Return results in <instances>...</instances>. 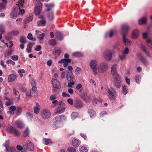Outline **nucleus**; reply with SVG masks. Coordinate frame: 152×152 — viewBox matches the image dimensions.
<instances>
[{"label":"nucleus","mask_w":152,"mask_h":152,"mask_svg":"<svg viewBox=\"0 0 152 152\" xmlns=\"http://www.w3.org/2000/svg\"><path fill=\"white\" fill-rule=\"evenodd\" d=\"M66 119V117L64 115H59L56 116L55 118V121L53 123V129H56L60 127L62 123Z\"/></svg>","instance_id":"obj_1"},{"label":"nucleus","mask_w":152,"mask_h":152,"mask_svg":"<svg viewBox=\"0 0 152 152\" xmlns=\"http://www.w3.org/2000/svg\"><path fill=\"white\" fill-rule=\"evenodd\" d=\"M109 68L108 64L105 62H101L97 67V71L99 73H103L106 71Z\"/></svg>","instance_id":"obj_2"},{"label":"nucleus","mask_w":152,"mask_h":152,"mask_svg":"<svg viewBox=\"0 0 152 152\" xmlns=\"http://www.w3.org/2000/svg\"><path fill=\"white\" fill-rule=\"evenodd\" d=\"M113 53V50L107 49L104 50L103 53V56L104 59L108 61L111 60Z\"/></svg>","instance_id":"obj_3"},{"label":"nucleus","mask_w":152,"mask_h":152,"mask_svg":"<svg viewBox=\"0 0 152 152\" xmlns=\"http://www.w3.org/2000/svg\"><path fill=\"white\" fill-rule=\"evenodd\" d=\"M69 55L68 53H66L64 55V58L58 61L59 64H63V66L64 67L67 66L69 63H70L71 60L69 59Z\"/></svg>","instance_id":"obj_4"},{"label":"nucleus","mask_w":152,"mask_h":152,"mask_svg":"<svg viewBox=\"0 0 152 152\" xmlns=\"http://www.w3.org/2000/svg\"><path fill=\"white\" fill-rule=\"evenodd\" d=\"M89 66L92 69L93 74L96 75L97 74V61L96 60H92L90 62Z\"/></svg>","instance_id":"obj_5"},{"label":"nucleus","mask_w":152,"mask_h":152,"mask_svg":"<svg viewBox=\"0 0 152 152\" xmlns=\"http://www.w3.org/2000/svg\"><path fill=\"white\" fill-rule=\"evenodd\" d=\"M108 93V97L110 99H114L116 96V92L113 88L107 89L106 90Z\"/></svg>","instance_id":"obj_6"},{"label":"nucleus","mask_w":152,"mask_h":152,"mask_svg":"<svg viewBox=\"0 0 152 152\" xmlns=\"http://www.w3.org/2000/svg\"><path fill=\"white\" fill-rule=\"evenodd\" d=\"M42 10V3L40 2H38L36 4L34 9V12L36 15H39L41 13Z\"/></svg>","instance_id":"obj_7"},{"label":"nucleus","mask_w":152,"mask_h":152,"mask_svg":"<svg viewBox=\"0 0 152 152\" xmlns=\"http://www.w3.org/2000/svg\"><path fill=\"white\" fill-rule=\"evenodd\" d=\"M113 77V82L115 86L117 88L121 87V77L119 75Z\"/></svg>","instance_id":"obj_8"},{"label":"nucleus","mask_w":152,"mask_h":152,"mask_svg":"<svg viewBox=\"0 0 152 152\" xmlns=\"http://www.w3.org/2000/svg\"><path fill=\"white\" fill-rule=\"evenodd\" d=\"M51 114L50 111L47 110H44L41 113V116L43 119H48L51 116Z\"/></svg>","instance_id":"obj_9"},{"label":"nucleus","mask_w":152,"mask_h":152,"mask_svg":"<svg viewBox=\"0 0 152 152\" xmlns=\"http://www.w3.org/2000/svg\"><path fill=\"white\" fill-rule=\"evenodd\" d=\"M7 130L8 132L13 133L15 135L17 136L19 135L20 134V132L14 129L12 126L10 125H8L7 126Z\"/></svg>","instance_id":"obj_10"},{"label":"nucleus","mask_w":152,"mask_h":152,"mask_svg":"<svg viewBox=\"0 0 152 152\" xmlns=\"http://www.w3.org/2000/svg\"><path fill=\"white\" fill-rule=\"evenodd\" d=\"M118 65L116 64L113 65L111 67V73L113 77L119 75L117 72Z\"/></svg>","instance_id":"obj_11"},{"label":"nucleus","mask_w":152,"mask_h":152,"mask_svg":"<svg viewBox=\"0 0 152 152\" xmlns=\"http://www.w3.org/2000/svg\"><path fill=\"white\" fill-rule=\"evenodd\" d=\"M9 141H7L4 145L7 151L8 152H15L16 151L15 148L13 147H9Z\"/></svg>","instance_id":"obj_12"},{"label":"nucleus","mask_w":152,"mask_h":152,"mask_svg":"<svg viewBox=\"0 0 152 152\" xmlns=\"http://www.w3.org/2000/svg\"><path fill=\"white\" fill-rule=\"evenodd\" d=\"M74 105L76 108L80 109L83 106V104L80 100L76 99L74 101Z\"/></svg>","instance_id":"obj_13"},{"label":"nucleus","mask_w":152,"mask_h":152,"mask_svg":"<svg viewBox=\"0 0 152 152\" xmlns=\"http://www.w3.org/2000/svg\"><path fill=\"white\" fill-rule=\"evenodd\" d=\"M66 77L67 80L69 81L75 80L73 74L72 72H66Z\"/></svg>","instance_id":"obj_14"},{"label":"nucleus","mask_w":152,"mask_h":152,"mask_svg":"<svg viewBox=\"0 0 152 152\" xmlns=\"http://www.w3.org/2000/svg\"><path fill=\"white\" fill-rule=\"evenodd\" d=\"M52 84L53 87L59 89L60 88V84L59 82L57 80L52 79Z\"/></svg>","instance_id":"obj_15"},{"label":"nucleus","mask_w":152,"mask_h":152,"mask_svg":"<svg viewBox=\"0 0 152 152\" xmlns=\"http://www.w3.org/2000/svg\"><path fill=\"white\" fill-rule=\"evenodd\" d=\"M121 32L123 36V34H125L126 35L129 28L127 25H124L121 26Z\"/></svg>","instance_id":"obj_16"},{"label":"nucleus","mask_w":152,"mask_h":152,"mask_svg":"<svg viewBox=\"0 0 152 152\" xmlns=\"http://www.w3.org/2000/svg\"><path fill=\"white\" fill-rule=\"evenodd\" d=\"M23 146V147L26 146L31 151H33L34 149V146L33 143L29 140H28L26 144L24 145Z\"/></svg>","instance_id":"obj_17"},{"label":"nucleus","mask_w":152,"mask_h":152,"mask_svg":"<svg viewBox=\"0 0 152 152\" xmlns=\"http://www.w3.org/2000/svg\"><path fill=\"white\" fill-rule=\"evenodd\" d=\"M65 107L64 106H58L55 111V114L61 113L64 112Z\"/></svg>","instance_id":"obj_18"},{"label":"nucleus","mask_w":152,"mask_h":152,"mask_svg":"<svg viewBox=\"0 0 152 152\" xmlns=\"http://www.w3.org/2000/svg\"><path fill=\"white\" fill-rule=\"evenodd\" d=\"M123 41L125 44V45L127 46H129L131 44V42L130 40L127 39L126 37V36L125 34H123Z\"/></svg>","instance_id":"obj_19"},{"label":"nucleus","mask_w":152,"mask_h":152,"mask_svg":"<svg viewBox=\"0 0 152 152\" xmlns=\"http://www.w3.org/2000/svg\"><path fill=\"white\" fill-rule=\"evenodd\" d=\"M39 18L42 19L41 20L38 21L37 22V25L38 26H43L45 25L46 23V21L43 17L42 16L39 17Z\"/></svg>","instance_id":"obj_20"},{"label":"nucleus","mask_w":152,"mask_h":152,"mask_svg":"<svg viewBox=\"0 0 152 152\" xmlns=\"http://www.w3.org/2000/svg\"><path fill=\"white\" fill-rule=\"evenodd\" d=\"M17 78L16 75L14 74H11L9 75L8 79V83L13 82Z\"/></svg>","instance_id":"obj_21"},{"label":"nucleus","mask_w":152,"mask_h":152,"mask_svg":"<svg viewBox=\"0 0 152 152\" xmlns=\"http://www.w3.org/2000/svg\"><path fill=\"white\" fill-rule=\"evenodd\" d=\"M43 143L47 145H51L52 144V142L50 139L43 138L42 140Z\"/></svg>","instance_id":"obj_22"},{"label":"nucleus","mask_w":152,"mask_h":152,"mask_svg":"<svg viewBox=\"0 0 152 152\" xmlns=\"http://www.w3.org/2000/svg\"><path fill=\"white\" fill-rule=\"evenodd\" d=\"M88 113L91 118H94L96 115V112L92 109H88Z\"/></svg>","instance_id":"obj_23"},{"label":"nucleus","mask_w":152,"mask_h":152,"mask_svg":"<svg viewBox=\"0 0 152 152\" xmlns=\"http://www.w3.org/2000/svg\"><path fill=\"white\" fill-rule=\"evenodd\" d=\"M139 35V31L137 30H135L132 32L131 37L133 39H136L138 37Z\"/></svg>","instance_id":"obj_24"},{"label":"nucleus","mask_w":152,"mask_h":152,"mask_svg":"<svg viewBox=\"0 0 152 152\" xmlns=\"http://www.w3.org/2000/svg\"><path fill=\"white\" fill-rule=\"evenodd\" d=\"M45 7L46 10L47 11L50 10L54 6V4L53 3H45Z\"/></svg>","instance_id":"obj_25"},{"label":"nucleus","mask_w":152,"mask_h":152,"mask_svg":"<svg viewBox=\"0 0 152 152\" xmlns=\"http://www.w3.org/2000/svg\"><path fill=\"white\" fill-rule=\"evenodd\" d=\"M40 108V106L39 104L38 103H36V106L34 107V113L36 114L39 113Z\"/></svg>","instance_id":"obj_26"},{"label":"nucleus","mask_w":152,"mask_h":152,"mask_svg":"<svg viewBox=\"0 0 152 152\" xmlns=\"http://www.w3.org/2000/svg\"><path fill=\"white\" fill-rule=\"evenodd\" d=\"M72 145L75 147H77L80 145V141L77 139L74 138L72 140Z\"/></svg>","instance_id":"obj_27"},{"label":"nucleus","mask_w":152,"mask_h":152,"mask_svg":"<svg viewBox=\"0 0 152 152\" xmlns=\"http://www.w3.org/2000/svg\"><path fill=\"white\" fill-rule=\"evenodd\" d=\"M23 111V109L20 106L17 107L15 110V114L19 115L21 114Z\"/></svg>","instance_id":"obj_28"},{"label":"nucleus","mask_w":152,"mask_h":152,"mask_svg":"<svg viewBox=\"0 0 152 152\" xmlns=\"http://www.w3.org/2000/svg\"><path fill=\"white\" fill-rule=\"evenodd\" d=\"M31 83L32 87V90L34 91H36L37 90L36 82L34 79H32Z\"/></svg>","instance_id":"obj_29"},{"label":"nucleus","mask_w":152,"mask_h":152,"mask_svg":"<svg viewBox=\"0 0 152 152\" xmlns=\"http://www.w3.org/2000/svg\"><path fill=\"white\" fill-rule=\"evenodd\" d=\"M15 125L18 128L22 129L24 125L22 121H17L15 122Z\"/></svg>","instance_id":"obj_30"},{"label":"nucleus","mask_w":152,"mask_h":152,"mask_svg":"<svg viewBox=\"0 0 152 152\" xmlns=\"http://www.w3.org/2000/svg\"><path fill=\"white\" fill-rule=\"evenodd\" d=\"M13 51V50L10 49L6 52L4 54V57L5 58H9L10 56L12 54Z\"/></svg>","instance_id":"obj_31"},{"label":"nucleus","mask_w":152,"mask_h":152,"mask_svg":"<svg viewBox=\"0 0 152 152\" xmlns=\"http://www.w3.org/2000/svg\"><path fill=\"white\" fill-rule=\"evenodd\" d=\"M23 92L25 93V94L26 95V100H28L31 97V91L30 90H29L28 91L26 90H25Z\"/></svg>","instance_id":"obj_32"},{"label":"nucleus","mask_w":152,"mask_h":152,"mask_svg":"<svg viewBox=\"0 0 152 152\" xmlns=\"http://www.w3.org/2000/svg\"><path fill=\"white\" fill-rule=\"evenodd\" d=\"M13 93L15 95L16 98L18 100L20 99V96L19 92L16 90V88L14 87L13 88Z\"/></svg>","instance_id":"obj_33"},{"label":"nucleus","mask_w":152,"mask_h":152,"mask_svg":"<svg viewBox=\"0 0 152 152\" xmlns=\"http://www.w3.org/2000/svg\"><path fill=\"white\" fill-rule=\"evenodd\" d=\"M72 55L75 57H79L83 56V54L80 52H76L73 53L72 54Z\"/></svg>","instance_id":"obj_34"},{"label":"nucleus","mask_w":152,"mask_h":152,"mask_svg":"<svg viewBox=\"0 0 152 152\" xmlns=\"http://www.w3.org/2000/svg\"><path fill=\"white\" fill-rule=\"evenodd\" d=\"M34 43H32L31 42H29L27 45L26 50L28 53L31 52L32 48L33 45Z\"/></svg>","instance_id":"obj_35"},{"label":"nucleus","mask_w":152,"mask_h":152,"mask_svg":"<svg viewBox=\"0 0 152 152\" xmlns=\"http://www.w3.org/2000/svg\"><path fill=\"white\" fill-rule=\"evenodd\" d=\"M102 100L100 98H94L93 101V104L94 105L99 104L101 102Z\"/></svg>","instance_id":"obj_36"},{"label":"nucleus","mask_w":152,"mask_h":152,"mask_svg":"<svg viewBox=\"0 0 152 152\" xmlns=\"http://www.w3.org/2000/svg\"><path fill=\"white\" fill-rule=\"evenodd\" d=\"M127 55L122 53V54L119 55L118 58L121 61H123L126 59Z\"/></svg>","instance_id":"obj_37"},{"label":"nucleus","mask_w":152,"mask_h":152,"mask_svg":"<svg viewBox=\"0 0 152 152\" xmlns=\"http://www.w3.org/2000/svg\"><path fill=\"white\" fill-rule=\"evenodd\" d=\"M30 133V130L28 128H26L23 133V136L24 137L28 136Z\"/></svg>","instance_id":"obj_38"},{"label":"nucleus","mask_w":152,"mask_h":152,"mask_svg":"<svg viewBox=\"0 0 152 152\" xmlns=\"http://www.w3.org/2000/svg\"><path fill=\"white\" fill-rule=\"evenodd\" d=\"M79 150L81 152H87V148L84 145H81L79 148Z\"/></svg>","instance_id":"obj_39"},{"label":"nucleus","mask_w":152,"mask_h":152,"mask_svg":"<svg viewBox=\"0 0 152 152\" xmlns=\"http://www.w3.org/2000/svg\"><path fill=\"white\" fill-rule=\"evenodd\" d=\"M18 14L15 10H14L11 12L10 17L12 18H15L18 16Z\"/></svg>","instance_id":"obj_40"},{"label":"nucleus","mask_w":152,"mask_h":152,"mask_svg":"<svg viewBox=\"0 0 152 152\" xmlns=\"http://www.w3.org/2000/svg\"><path fill=\"white\" fill-rule=\"evenodd\" d=\"M78 116V114L77 112H73L71 114V117L72 119L74 120Z\"/></svg>","instance_id":"obj_41"},{"label":"nucleus","mask_w":152,"mask_h":152,"mask_svg":"<svg viewBox=\"0 0 152 152\" xmlns=\"http://www.w3.org/2000/svg\"><path fill=\"white\" fill-rule=\"evenodd\" d=\"M122 93L124 95H126L128 92V89L127 87L125 86H122Z\"/></svg>","instance_id":"obj_42"},{"label":"nucleus","mask_w":152,"mask_h":152,"mask_svg":"<svg viewBox=\"0 0 152 152\" xmlns=\"http://www.w3.org/2000/svg\"><path fill=\"white\" fill-rule=\"evenodd\" d=\"M33 19L32 16L26 17L24 20V22L25 23H27L32 20Z\"/></svg>","instance_id":"obj_43"},{"label":"nucleus","mask_w":152,"mask_h":152,"mask_svg":"<svg viewBox=\"0 0 152 152\" xmlns=\"http://www.w3.org/2000/svg\"><path fill=\"white\" fill-rule=\"evenodd\" d=\"M61 52V50L59 48H55L54 50V54L57 56H59L60 55Z\"/></svg>","instance_id":"obj_44"},{"label":"nucleus","mask_w":152,"mask_h":152,"mask_svg":"<svg viewBox=\"0 0 152 152\" xmlns=\"http://www.w3.org/2000/svg\"><path fill=\"white\" fill-rule=\"evenodd\" d=\"M141 76L137 75L135 77V80L136 83L137 84H140L141 80Z\"/></svg>","instance_id":"obj_45"},{"label":"nucleus","mask_w":152,"mask_h":152,"mask_svg":"<svg viewBox=\"0 0 152 152\" xmlns=\"http://www.w3.org/2000/svg\"><path fill=\"white\" fill-rule=\"evenodd\" d=\"M56 37L58 39L61 40L63 39V36L60 32H58L57 33Z\"/></svg>","instance_id":"obj_46"},{"label":"nucleus","mask_w":152,"mask_h":152,"mask_svg":"<svg viewBox=\"0 0 152 152\" xmlns=\"http://www.w3.org/2000/svg\"><path fill=\"white\" fill-rule=\"evenodd\" d=\"M27 38L29 40H32L33 41H35L36 40V37L33 38L32 34L31 33H29L27 37Z\"/></svg>","instance_id":"obj_47"},{"label":"nucleus","mask_w":152,"mask_h":152,"mask_svg":"<svg viewBox=\"0 0 152 152\" xmlns=\"http://www.w3.org/2000/svg\"><path fill=\"white\" fill-rule=\"evenodd\" d=\"M82 72L81 69L79 67H77L75 70V73L76 75H78L80 74Z\"/></svg>","instance_id":"obj_48"},{"label":"nucleus","mask_w":152,"mask_h":152,"mask_svg":"<svg viewBox=\"0 0 152 152\" xmlns=\"http://www.w3.org/2000/svg\"><path fill=\"white\" fill-rule=\"evenodd\" d=\"M129 52V50L128 48L126 47L123 49L122 51V53L127 55Z\"/></svg>","instance_id":"obj_49"},{"label":"nucleus","mask_w":152,"mask_h":152,"mask_svg":"<svg viewBox=\"0 0 152 152\" xmlns=\"http://www.w3.org/2000/svg\"><path fill=\"white\" fill-rule=\"evenodd\" d=\"M24 0H19L18 4V7H22L24 3Z\"/></svg>","instance_id":"obj_50"},{"label":"nucleus","mask_w":152,"mask_h":152,"mask_svg":"<svg viewBox=\"0 0 152 152\" xmlns=\"http://www.w3.org/2000/svg\"><path fill=\"white\" fill-rule=\"evenodd\" d=\"M19 33V32L18 31L14 30L11 31L10 33L11 35L16 36Z\"/></svg>","instance_id":"obj_51"},{"label":"nucleus","mask_w":152,"mask_h":152,"mask_svg":"<svg viewBox=\"0 0 152 152\" xmlns=\"http://www.w3.org/2000/svg\"><path fill=\"white\" fill-rule=\"evenodd\" d=\"M69 82L67 84V87L71 88L75 84V82L73 81H69Z\"/></svg>","instance_id":"obj_52"},{"label":"nucleus","mask_w":152,"mask_h":152,"mask_svg":"<svg viewBox=\"0 0 152 152\" xmlns=\"http://www.w3.org/2000/svg\"><path fill=\"white\" fill-rule=\"evenodd\" d=\"M25 72V70L23 69L19 70L18 71V72L19 74L20 77H22L23 76V73H24Z\"/></svg>","instance_id":"obj_53"},{"label":"nucleus","mask_w":152,"mask_h":152,"mask_svg":"<svg viewBox=\"0 0 152 152\" xmlns=\"http://www.w3.org/2000/svg\"><path fill=\"white\" fill-rule=\"evenodd\" d=\"M48 43L50 45H54L56 44V40L54 39L50 40Z\"/></svg>","instance_id":"obj_54"},{"label":"nucleus","mask_w":152,"mask_h":152,"mask_svg":"<svg viewBox=\"0 0 152 152\" xmlns=\"http://www.w3.org/2000/svg\"><path fill=\"white\" fill-rule=\"evenodd\" d=\"M26 117L28 118V119L31 120L33 116L31 113L30 112H27L26 114Z\"/></svg>","instance_id":"obj_55"},{"label":"nucleus","mask_w":152,"mask_h":152,"mask_svg":"<svg viewBox=\"0 0 152 152\" xmlns=\"http://www.w3.org/2000/svg\"><path fill=\"white\" fill-rule=\"evenodd\" d=\"M20 41L22 43H25L26 41V38L23 36L21 37L20 38Z\"/></svg>","instance_id":"obj_56"},{"label":"nucleus","mask_w":152,"mask_h":152,"mask_svg":"<svg viewBox=\"0 0 152 152\" xmlns=\"http://www.w3.org/2000/svg\"><path fill=\"white\" fill-rule=\"evenodd\" d=\"M45 36L44 33H43L41 34H39L37 36L38 39L40 40H41L43 39V38Z\"/></svg>","instance_id":"obj_57"},{"label":"nucleus","mask_w":152,"mask_h":152,"mask_svg":"<svg viewBox=\"0 0 152 152\" xmlns=\"http://www.w3.org/2000/svg\"><path fill=\"white\" fill-rule=\"evenodd\" d=\"M90 83L93 86H94V87H96V83L95 81L93 79H91L89 80Z\"/></svg>","instance_id":"obj_58"},{"label":"nucleus","mask_w":152,"mask_h":152,"mask_svg":"<svg viewBox=\"0 0 152 152\" xmlns=\"http://www.w3.org/2000/svg\"><path fill=\"white\" fill-rule=\"evenodd\" d=\"M149 34V32L143 33V39H145L148 38V35Z\"/></svg>","instance_id":"obj_59"},{"label":"nucleus","mask_w":152,"mask_h":152,"mask_svg":"<svg viewBox=\"0 0 152 152\" xmlns=\"http://www.w3.org/2000/svg\"><path fill=\"white\" fill-rule=\"evenodd\" d=\"M61 96L63 97H70V95L69 94L65 92H63L62 93Z\"/></svg>","instance_id":"obj_60"},{"label":"nucleus","mask_w":152,"mask_h":152,"mask_svg":"<svg viewBox=\"0 0 152 152\" xmlns=\"http://www.w3.org/2000/svg\"><path fill=\"white\" fill-rule=\"evenodd\" d=\"M147 23V18L145 17H143V25H146Z\"/></svg>","instance_id":"obj_61"},{"label":"nucleus","mask_w":152,"mask_h":152,"mask_svg":"<svg viewBox=\"0 0 152 152\" xmlns=\"http://www.w3.org/2000/svg\"><path fill=\"white\" fill-rule=\"evenodd\" d=\"M68 152H76V150L73 147H70L68 148Z\"/></svg>","instance_id":"obj_62"},{"label":"nucleus","mask_w":152,"mask_h":152,"mask_svg":"<svg viewBox=\"0 0 152 152\" xmlns=\"http://www.w3.org/2000/svg\"><path fill=\"white\" fill-rule=\"evenodd\" d=\"M11 58L14 61H17L18 58V56L17 55H14L11 56Z\"/></svg>","instance_id":"obj_63"},{"label":"nucleus","mask_w":152,"mask_h":152,"mask_svg":"<svg viewBox=\"0 0 152 152\" xmlns=\"http://www.w3.org/2000/svg\"><path fill=\"white\" fill-rule=\"evenodd\" d=\"M56 99V96L54 94L51 95L50 96V99L51 101Z\"/></svg>","instance_id":"obj_64"}]
</instances>
